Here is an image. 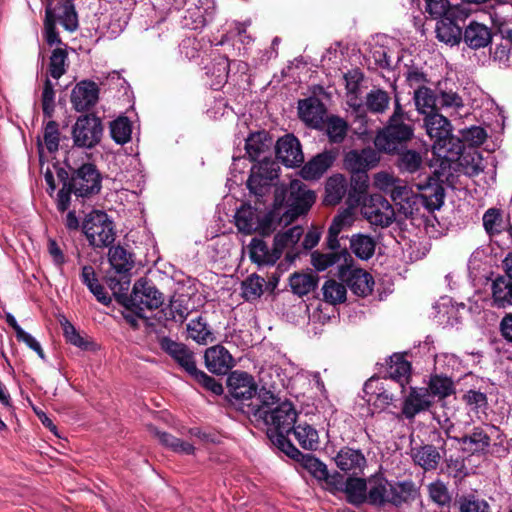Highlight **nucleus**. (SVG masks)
<instances>
[{"label": "nucleus", "instance_id": "obj_53", "mask_svg": "<svg viewBox=\"0 0 512 512\" xmlns=\"http://www.w3.org/2000/svg\"><path fill=\"white\" fill-rule=\"evenodd\" d=\"M156 435L163 445L171 448L177 453L185 455H191L194 453V446L187 441H183L167 432L157 431Z\"/></svg>", "mask_w": 512, "mask_h": 512}, {"label": "nucleus", "instance_id": "obj_42", "mask_svg": "<svg viewBox=\"0 0 512 512\" xmlns=\"http://www.w3.org/2000/svg\"><path fill=\"white\" fill-rule=\"evenodd\" d=\"M347 192V182L344 176L337 174L331 176L325 186L324 201L328 205H336L341 202Z\"/></svg>", "mask_w": 512, "mask_h": 512}, {"label": "nucleus", "instance_id": "obj_52", "mask_svg": "<svg viewBox=\"0 0 512 512\" xmlns=\"http://www.w3.org/2000/svg\"><path fill=\"white\" fill-rule=\"evenodd\" d=\"M264 279L256 274L247 277L241 285L242 296L247 301L258 299L263 294Z\"/></svg>", "mask_w": 512, "mask_h": 512}, {"label": "nucleus", "instance_id": "obj_34", "mask_svg": "<svg viewBox=\"0 0 512 512\" xmlns=\"http://www.w3.org/2000/svg\"><path fill=\"white\" fill-rule=\"evenodd\" d=\"M334 161V153L324 151L308 161L302 167L300 174L306 180H317L332 166Z\"/></svg>", "mask_w": 512, "mask_h": 512}, {"label": "nucleus", "instance_id": "obj_17", "mask_svg": "<svg viewBox=\"0 0 512 512\" xmlns=\"http://www.w3.org/2000/svg\"><path fill=\"white\" fill-rule=\"evenodd\" d=\"M45 17L43 37L48 46L62 43L57 24L64 26V0H43Z\"/></svg>", "mask_w": 512, "mask_h": 512}, {"label": "nucleus", "instance_id": "obj_7", "mask_svg": "<svg viewBox=\"0 0 512 512\" xmlns=\"http://www.w3.org/2000/svg\"><path fill=\"white\" fill-rule=\"evenodd\" d=\"M280 218L281 211L272 208L263 212L258 207L244 204L235 214V224L238 230L244 234L258 232L262 236H268L276 230L280 224Z\"/></svg>", "mask_w": 512, "mask_h": 512}, {"label": "nucleus", "instance_id": "obj_18", "mask_svg": "<svg viewBox=\"0 0 512 512\" xmlns=\"http://www.w3.org/2000/svg\"><path fill=\"white\" fill-rule=\"evenodd\" d=\"M200 5H194L185 11L182 17L183 28L190 30H201L215 15L214 2L212 0L199 1Z\"/></svg>", "mask_w": 512, "mask_h": 512}, {"label": "nucleus", "instance_id": "obj_5", "mask_svg": "<svg viewBox=\"0 0 512 512\" xmlns=\"http://www.w3.org/2000/svg\"><path fill=\"white\" fill-rule=\"evenodd\" d=\"M413 487L411 481H389L383 474H374L368 478V504L400 507L411 498Z\"/></svg>", "mask_w": 512, "mask_h": 512}, {"label": "nucleus", "instance_id": "obj_50", "mask_svg": "<svg viewBox=\"0 0 512 512\" xmlns=\"http://www.w3.org/2000/svg\"><path fill=\"white\" fill-rule=\"evenodd\" d=\"M318 279L312 274L295 273L290 277L292 291L299 295H307L317 287Z\"/></svg>", "mask_w": 512, "mask_h": 512}, {"label": "nucleus", "instance_id": "obj_8", "mask_svg": "<svg viewBox=\"0 0 512 512\" xmlns=\"http://www.w3.org/2000/svg\"><path fill=\"white\" fill-rule=\"evenodd\" d=\"M423 125L427 135L433 140V153L438 157L452 159L453 154H459L461 146L456 147V151L452 147L455 139L452 134V125L448 118L438 113H430L423 119Z\"/></svg>", "mask_w": 512, "mask_h": 512}, {"label": "nucleus", "instance_id": "obj_63", "mask_svg": "<svg viewBox=\"0 0 512 512\" xmlns=\"http://www.w3.org/2000/svg\"><path fill=\"white\" fill-rule=\"evenodd\" d=\"M66 340L81 350L87 351L94 349V343L88 336L77 331L68 320H66Z\"/></svg>", "mask_w": 512, "mask_h": 512}, {"label": "nucleus", "instance_id": "obj_6", "mask_svg": "<svg viewBox=\"0 0 512 512\" xmlns=\"http://www.w3.org/2000/svg\"><path fill=\"white\" fill-rule=\"evenodd\" d=\"M413 132L411 118L403 111L398 99H396L394 112L388 124L376 135L374 144L380 151L393 153L400 145L412 138Z\"/></svg>", "mask_w": 512, "mask_h": 512}, {"label": "nucleus", "instance_id": "obj_37", "mask_svg": "<svg viewBox=\"0 0 512 512\" xmlns=\"http://www.w3.org/2000/svg\"><path fill=\"white\" fill-rule=\"evenodd\" d=\"M491 289L494 306L498 308L512 306V278L497 277L492 282Z\"/></svg>", "mask_w": 512, "mask_h": 512}, {"label": "nucleus", "instance_id": "obj_56", "mask_svg": "<svg viewBox=\"0 0 512 512\" xmlns=\"http://www.w3.org/2000/svg\"><path fill=\"white\" fill-rule=\"evenodd\" d=\"M369 177L367 171L351 172L350 190L348 192L349 202L353 199L359 202L360 195L366 192L368 188Z\"/></svg>", "mask_w": 512, "mask_h": 512}, {"label": "nucleus", "instance_id": "obj_28", "mask_svg": "<svg viewBox=\"0 0 512 512\" xmlns=\"http://www.w3.org/2000/svg\"><path fill=\"white\" fill-rule=\"evenodd\" d=\"M380 158L378 153L372 148H364L362 150H351L344 158L345 167L350 172L368 171L374 168Z\"/></svg>", "mask_w": 512, "mask_h": 512}, {"label": "nucleus", "instance_id": "obj_36", "mask_svg": "<svg viewBox=\"0 0 512 512\" xmlns=\"http://www.w3.org/2000/svg\"><path fill=\"white\" fill-rule=\"evenodd\" d=\"M281 257V254L273 242V248L270 249L265 241L253 238L250 243V258L258 265H273Z\"/></svg>", "mask_w": 512, "mask_h": 512}, {"label": "nucleus", "instance_id": "obj_12", "mask_svg": "<svg viewBox=\"0 0 512 512\" xmlns=\"http://www.w3.org/2000/svg\"><path fill=\"white\" fill-rule=\"evenodd\" d=\"M71 134L74 146L92 149L97 146L102 139V121L95 114L81 115L73 125Z\"/></svg>", "mask_w": 512, "mask_h": 512}, {"label": "nucleus", "instance_id": "obj_4", "mask_svg": "<svg viewBox=\"0 0 512 512\" xmlns=\"http://www.w3.org/2000/svg\"><path fill=\"white\" fill-rule=\"evenodd\" d=\"M315 193L298 179L288 186L275 187L273 209L281 211L280 223L288 224L307 213L315 202Z\"/></svg>", "mask_w": 512, "mask_h": 512}, {"label": "nucleus", "instance_id": "obj_55", "mask_svg": "<svg viewBox=\"0 0 512 512\" xmlns=\"http://www.w3.org/2000/svg\"><path fill=\"white\" fill-rule=\"evenodd\" d=\"M303 235V229L300 226H294L282 233H277L274 237V243L282 255L285 248L294 246Z\"/></svg>", "mask_w": 512, "mask_h": 512}, {"label": "nucleus", "instance_id": "obj_3", "mask_svg": "<svg viewBox=\"0 0 512 512\" xmlns=\"http://www.w3.org/2000/svg\"><path fill=\"white\" fill-rule=\"evenodd\" d=\"M397 184L391 190L390 196L395 204L400 206V211L406 217L413 215L418 204H422L429 211L439 210L444 204V189L430 176L427 177L425 184H415L418 191L426 190L429 191L428 193H415L412 187L401 179H398Z\"/></svg>", "mask_w": 512, "mask_h": 512}, {"label": "nucleus", "instance_id": "obj_31", "mask_svg": "<svg viewBox=\"0 0 512 512\" xmlns=\"http://www.w3.org/2000/svg\"><path fill=\"white\" fill-rule=\"evenodd\" d=\"M466 14L456 17H445L437 21L436 34L439 41L451 46L459 44L462 40V28L460 21H464Z\"/></svg>", "mask_w": 512, "mask_h": 512}, {"label": "nucleus", "instance_id": "obj_47", "mask_svg": "<svg viewBox=\"0 0 512 512\" xmlns=\"http://www.w3.org/2000/svg\"><path fill=\"white\" fill-rule=\"evenodd\" d=\"M428 393L431 396L443 399L454 393V383L451 378L443 375L431 376L428 384Z\"/></svg>", "mask_w": 512, "mask_h": 512}, {"label": "nucleus", "instance_id": "obj_2", "mask_svg": "<svg viewBox=\"0 0 512 512\" xmlns=\"http://www.w3.org/2000/svg\"><path fill=\"white\" fill-rule=\"evenodd\" d=\"M272 138L266 132L251 133L246 139L245 149L251 161H256L251 168L247 187L262 204L264 197L271 191L274 181L278 179V164L271 158Z\"/></svg>", "mask_w": 512, "mask_h": 512}, {"label": "nucleus", "instance_id": "obj_10", "mask_svg": "<svg viewBox=\"0 0 512 512\" xmlns=\"http://www.w3.org/2000/svg\"><path fill=\"white\" fill-rule=\"evenodd\" d=\"M163 294L156 288L153 282L147 278L138 279L130 295L125 296L123 305L143 318L144 311L159 308L163 304Z\"/></svg>", "mask_w": 512, "mask_h": 512}, {"label": "nucleus", "instance_id": "obj_48", "mask_svg": "<svg viewBox=\"0 0 512 512\" xmlns=\"http://www.w3.org/2000/svg\"><path fill=\"white\" fill-rule=\"evenodd\" d=\"M132 134V124L127 117L121 116L110 123L111 138L120 145L130 141Z\"/></svg>", "mask_w": 512, "mask_h": 512}, {"label": "nucleus", "instance_id": "obj_60", "mask_svg": "<svg viewBox=\"0 0 512 512\" xmlns=\"http://www.w3.org/2000/svg\"><path fill=\"white\" fill-rule=\"evenodd\" d=\"M460 512H491L489 504L475 495H463L457 500Z\"/></svg>", "mask_w": 512, "mask_h": 512}, {"label": "nucleus", "instance_id": "obj_54", "mask_svg": "<svg viewBox=\"0 0 512 512\" xmlns=\"http://www.w3.org/2000/svg\"><path fill=\"white\" fill-rule=\"evenodd\" d=\"M322 291L324 300L331 304L342 303L346 300V286L335 280H327Z\"/></svg>", "mask_w": 512, "mask_h": 512}, {"label": "nucleus", "instance_id": "obj_30", "mask_svg": "<svg viewBox=\"0 0 512 512\" xmlns=\"http://www.w3.org/2000/svg\"><path fill=\"white\" fill-rule=\"evenodd\" d=\"M337 467L352 475L361 473L366 466V458L361 450L343 447L335 457Z\"/></svg>", "mask_w": 512, "mask_h": 512}, {"label": "nucleus", "instance_id": "obj_23", "mask_svg": "<svg viewBox=\"0 0 512 512\" xmlns=\"http://www.w3.org/2000/svg\"><path fill=\"white\" fill-rule=\"evenodd\" d=\"M98 97L97 84L90 80H83L72 90L71 102L77 111H86L97 103Z\"/></svg>", "mask_w": 512, "mask_h": 512}, {"label": "nucleus", "instance_id": "obj_46", "mask_svg": "<svg viewBox=\"0 0 512 512\" xmlns=\"http://www.w3.org/2000/svg\"><path fill=\"white\" fill-rule=\"evenodd\" d=\"M299 445L305 450H316L319 445L318 431L311 425L304 423L294 425L292 431Z\"/></svg>", "mask_w": 512, "mask_h": 512}, {"label": "nucleus", "instance_id": "obj_61", "mask_svg": "<svg viewBox=\"0 0 512 512\" xmlns=\"http://www.w3.org/2000/svg\"><path fill=\"white\" fill-rule=\"evenodd\" d=\"M422 166V157L420 153L414 150L402 152L398 160V168L403 172L415 173Z\"/></svg>", "mask_w": 512, "mask_h": 512}, {"label": "nucleus", "instance_id": "obj_49", "mask_svg": "<svg viewBox=\"0 0 512 512\" xmlns=\"http://www.w3.org/2000/svg\"><path fill=\"white\" fill-rule=\"evenodd\" d=\"M325 124L329 141L335 144L342 143L348 131L347 122L338 116H330L327 118Z\"/></svg>", "mask_w": 512, "mask_h": 512}, {"label": "nucleus", "instance_id": "obj_16", "mask_svg": "<svg viewBox=\"0 0 512 512\" xmlns=\"http://www.w3.org/2000/svg\"><path fill=\"white\" fill-rule=\"evenodd\" d=\"M395 390L397 388L391 384V380H384L380 377H371L365 382L363 388L367 403L380 411L387 408L396 399Z\"/></svg>", "mask_w": 512, "mask_h": 512}, {"label": "nucleus", "instance_id": "obj_38", "mask_svg": "<svg viewBox=\"0 0 512 512\" xmlns=\"http://www.w3.org/2000/svg\"><path fill=\"white\" fill-rule=\"evenodd\" d=\"M412 458L415 464L426 471L435 470L441 460V454L438 449L430 444L423 445L413 450Z\"/></svg>", "mask_w": 512, "mask_h": 512}, {"label": "nucleus", "instance_id": "obj_21", "mask_svg": "<svg viewBox=\"0 0 512 512\" xmlns=\"http://www.w3.org/2000/svg\"><path fill=\"white\" fill-rule=\"evenodd\" d=\"M276 156L286 166L294 167L301 164L304 156L299 140L292 134H287L276 143Z\"/></svg>", "mask_w": 512, "mask_h": 512}, {"label": "nucleus", "instance_id": "obj_22", "mask_svg": "<svg viewBox=\"0 0 512 512\" xmlns=\"http://www.w3.org/2000/svg\"><path fill=\"white\" fill-rule=\"evenodd\" d=\"M488 426H473L463 436L455 438L463 450L471 454L484 453L490 446L491 438L488 434Z\"/></svg>", "mask_w": 512, "mask_h": 512}, {"label": "nucleus", "instance_id": "obj_44", "mask_svg": "<svg viewBox=\"0 0 512 512\" xmlns=\"http://www.w3.org/2000/svg\"><path fill=\"white\" fill-rule=\"evenodd\" d=\"M376 242L366 234H354L350 238V249L361 260L370 259L375 252Z\"/></svg>", "mask_w": 512, "mask_h": 512}, {"label": "nucleus", "instance_id": "obj_35", "mask_svg": "<svg viewBox=\"0 0 512 512\" xmlns=\"http://www.w3.org/2000/svg\"><path fill=\"white\" fill-rule=\"evenodd\" d=\"M60 135L61 133L58 122L54 120H49L44 125L43 142L41 141L40 137H38L37 139V148L41 168L43 167L44 146L50 154H55L59 149Z\"/></svg>", "mask_w": 512, "mask_h": 512}, {"label": "nucleus", "instance_id": "obj_51", "mask_svg": "<svg viewBox=\"0 0 512 512\" xmlns=\"http://www.w3.org/2000/svg\"><path fill=\"white\" fill-rule=\"evenodd\" d=\"M483 226L490 235L500 234L505 229L502 212L497 208H489L483 215Z\"/></svg>", "mask_w": 512, "mask_h": 512}, {"label": "nucleus", "instance_id": "obj_15", "mask_svg": "<svg viewBox=\"0 0 512 512\" xmlns=\"http://www.w3.org/2000/svg\"><path fill=\"white\" fill-rule=\"evenodd\" d=\"M100 189L101 176L95 165L84 164L76 171L70 182L66 183V203L71 192L76 196L89 197L99 193Z\"/></svg>", "mask_w": 512, "mask_h": 512}, {"label": "nucleus", "instance_id": "obj_11", "mask_svg": "<svg viewBox=\"0 0 512 512\" xmlns=\"http://www.w3.org/2000/svg\"><path fill=\"white\" fill-rule=\"evenodd\" d=\"M64 75V48H55L49 59L42 91V111L45 118L51 119L55 111V84L50 78L58 80Z\"/></svg>", "mask_w": 512, "mask_h": 512}, {"label": "nucleus", "instance_id": "obj_40", "mask_svg": "<svg viewBox=\"0 0 512 512\" xmlns=\"http://www.w3.org/2000/svg\"><path fill=\"white\" fill-rule=\"evenodd\" d=\"M425 10L432 19L441 20L445 17L463 16L464 11L459 6H452L449 0H425Z\"/></svg>", "mask_w": 512, "mask_h": 512}, {"label": "nucleus", "instance_id": "obj_39", "mask_svg": "<svg viewBox=\"0 0 512 512\" xmlns=\"http://www.w3.org/2000/svg\"><path fill=\"white\" fill-rule=\"evenodd\" d=\"M414 103L419 113L423 114L424 117L430 115V113H438V95L425 86H420L414 91Z\"/></svg>", "mask_w": 512, "mask_h": 512}, {"label": "nucleus", "instance_id": "obj_45", "mask_svg": "<svg viewBox=\"0 0 512 512\" xmlns=\"http://www.w3.org/2000/svg\"><path fill=\"white\" fill-rule=\"evenodd\" d=\"M109 262L118 274H128L134 266L132 254L121 246L110 247Z\"/></svg>", "mask_w": 512, "mask_h": 512}, {"label": "nucleus", "instance_id": "obj_62", "mask_svg": "<svg viewBox=\"0 0 512 512\" xmlns=\"http://www.w3.org/2000/svg\"><path fill=\"white\" fill-rule=\"evenodd\" d=\"M465 404L473 411L484 412L488 407L487 394L480 390L470 389L462 397Z\"/></svg>", "mask_w": 512, "mask_h": 512}, {"label": "nucleus", "instance_id": "obj_20", "mask_svg": "<svg viewBox=\"0 0 512 512\" xmlns=\"http://www.w3.org/2000/svg\"><path fill=\"white\" fill-rule=\"evenodd\" d=\"M160 347L189 375L196 371L197 366L194 353L185 344L176 342L169 337H163L160 340Z\"/></svg>", "mask_w": 512, "mask_h": 512}, {"label": "nucleus", "instance_id": "obj_59", "mask_svg": "<svg viewBox=\"0 0 512 512\" xmlns=\"http://www.w3.org/2000/svg\"><path fill=\"white\" fill-rule=\"evenodd\" d=\"M300 457L302 460L303 467L307 469L315 478L319 480L328 481V469L327 466L322 461H320L318 458L310 454L303 455L301 453L298 459Z\"/></svg>", "mask_w": 512, "mask_h": 512}, {"label": "nucleus", "instance_id": "obj_26", "mask_svg": "<svg viewBox=\"0 0 512 512\" xmlns=\"http://www.w3.org/2000/svg\"><path fill=\"white\" fill-rule=\"evenodd\" d=\"M341 278L345 281L346 286L357 296L365 297L373 290L374 280L363 269L347 268V271H342Z\"/></svg>", "mask_w": 512, "mask_h": 512}, {"label": "nucleus", "instance_id": "obj_43", "mask_svg": "<svg viewBox=\"0 0 512 512\" xmlns=\"http://www.w3.org/2000/svg\"><path fill=\"white\" fill-rule=\"evenodd\" d=\"M187 333L188 337L198 344L205 345L214 339L213 332L207 320L202 315L190 320L187 324Z\"/></svg>", "mask_w": 512, "mask_h": 512}, {"label": "nucleus", "instance_id": "obj_64", "mask_svg": "<svg viewBox=\"0 0 512 512\" xmlns=\"http://www.w3.org/2000/svg\"><path fill=\"white\" fill-rule=\"evenodd\" d=\"M438 106L442 109L458 112L464 108V102L457 92L452 90L440 91L438 94Z\"/></svg>", "mask_w": 512, "mask_h": 512}, {"label": "nucleus", "instance_id": "obj_33", "mask_svg": "<svg viewBox=\"0 0 512 512\" xmlns=\"http://www.w3.org/2000/svg\"><path fill=\"white\" fill-rule=\"evenodd\" d=\"M462 39L471 49H480L490 44L492 33L486 25L471 21L463 31Z\"/></svg>", "mask_w": 512, "mask_h": 512}, {"label": "nucleus", "instance_id": "obj_41", "mask_svg": "<svg viewBox=\"0 0 512 512\" xmlns=\"http://www.w3.org/2000/svg\"><path fill=\"white\" fill-rule=\"evenodd\" d=\"M80 278L82 283L87 286L89 291L100 303L107 305L111 302V298L106 293L104 287L99 283L92 266H83Z\"/></svg>", "mask_w": 512, "mask_h": 512}, {"label": "nucleus", "instance_id": "obj_32", "mask_svg": "<svg viewBox=\"0 0 512 512\" xmlns=\"http://www.w3.org/2000/svg\"><path fill=\"white\" fill-rule=\"evenodd\" d=\"M338 489L345 493L349 504L356 507L368 504V479L348 477L343 483V487Z\"/></svg>", "mask_w": 512, "mask_h": 512}, {"label": "nucleus", "instance_id": "obj_19", "mask_svg": "<svg viewBox=\"0 0 512 512\" xmlns=\"http://www.w3.org/2000/svg\"><path fill=\"white\" fill-rule=\"evenodd\" d=\"M327 110L316 97H309L298 102L299 118L309 127L321 129L325 124Z\"/></svg>", "mask_w": 512, "mask_h": 512}, {"label": "nucleus", "instance_id": "obj_29", "mask_svg": "<svg viewBox=\"0 0 512 512\" xmlns=\"http://www.w3.org/2000/svg\"><path fill=\"white\" fill-rule=\"evenodd\" d=\"M350 261H352L350 253L346 248L341 247L338 250H330L328 253L314 252L311 256L312 265L316 270L324 271L333 265H338L340 274Z\"/></svg>", "mask_w": 512, "mask_h": 512}, {"label": "nucleus", "instance_id": "obj_27", "mask_svg": "<svg viewBox=\"0 0 512 512\" xmlns=\"http://www.w3.org/2000/svg\"><path fill=\"white\" fill-rule=\"evenodd\" d=\"M204 358L207 369L217 375L226 374L234 365L231 354L221 345L208 348Z\"/></svg>", "mask_w": 512, "mask_h": 512}, {"label": "nucleus", "instance_id": "obj_1", "mask_svg": "<svg viewBox=\"0 0 512 512\" xmlns=\"http://www.w3.org/2000/svg\"><path fill=\"white\" fill-rule=\"evenodd\" d=\"M257 401L259 403L249 405L248 415L267 426V435L275 446L290 458L298 459L301 452L288 438L297 419L293 404L279 402V398L266 388L259 390Z\"/></svg>", "mask_w": 512, "mask_h": 512}, {"label": "nucleus", "instance_id": "obj_13", "mask_svg": "<svg viewBox=\"0 0 512 512\" xmlns=\"http://www.w3.org/2000/svg\"><path fill=\"white\" fill-rule=\"evenodd\" d=\"M227 387L231 398L248 414L249 405L257 404V385L251 375L243 371H234L227 378Z\"/></svg>", "mask_w": 512, "mask_h": 512}, {"label": "nucleus", "instance_id": "obj_57", "mask_svg": "<svg viewBox=\"0 0 512 512\" xmlns=\"http://www.w3.org/2000/svg\"><path fill=\"white\" fill-rule=\"evenodd\" d=\"M390 97L382 89L371 90L366 96V106L374 113H383L389 105Z\"/></svg>", "mask_w": 512, "mask_h": 512}, {"label": "nucleus", "instance_id": "obj_58", "mask_svg": "<svg viewBox=\"0 0 512 512\" xmlns=\"http://www.w3.org/2000/svg\"><path fill=\"white\" fill-rule=\"evenodd\" d=\"M212 67H208L207 74H211L215 77V83L212 86L215 89L221 87L227 80L229 71V60L226 56H218L214 59Z\"/></svg>", "mask_w": 512, "mask_h": 512}, {"label": "nucleus", "instance_id": "obj_14", "mask_svg": "<svg viewBox=\"0 0 512 512\" xmlns=\"http://www.w3.org/2000/svg\"><path fill=\"white\" fill-rule=\"evenodd\" d=\"M361 213L373 226L389 227L395 220V211L390 202L381 194H372L363 199Z\"/></svg>", "mask_w": 512, "mask_h": 512}, {"label": "nucleus", "instance_id": "obj_25", "mask_svg": "<svg viewBox=\"0 0 512 512\" xmlns=\"http://www.w3.org/2000/svg\"><path fill=\"white\" fill-rule=\"evenodd\" d=\"M410 372L411 365L404 359V356L401 354H394L390 356L387 375L382 378L384 380H391V384H393L400 393H403L406 384L409 382Z\"/></svg>", "mask_w": 512, "mask_h": 512}, {"label": "nucleus", "instance_id": "obj_9", "mask_svg": "<svg viewBox=\"0 0 512 512\" xmlns=\"http://www.w3.org/2000/svg\"><path fill=\"white\" fill-rule=\"evenodd\" d=\"M82 231L94 248L110 247L116 237L113 220L104 211L92 210L82 221Z\"/></svg>", "mask_w": 512, "mask_h": 512}, {"label": "nucleus", "instance_id": "obj_24", "mask_svg": "<svg viewBox=\"0 0 512 512\" xmlns=\"http://www.w3.org/2000/svg\"><path fill=\"white\" fill-rule=\"evenodd\" d=\"M431 405L432 400L426 388L412 387L403 402L402 414L406 419L412 420L417 414L427 411Z\"/></svg>", "mask_w": 512, "mask_h": 512}]
</instances>
